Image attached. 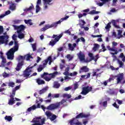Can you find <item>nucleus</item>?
Returning <instances> with one entry per match:
<instances>
[{"mask_svg": "<svg viewBox=\"0 0 125 125\" xmlns=\"http://www.w3.org/2000/svg\"><path fill=\"white\" fill-rule=\"evenodd\" d=\"M79 87V84L78 83H75L74 84V89H77Z\"/></svg>", "mask_w": 125, "mask_h": 125, "instance_id": "obj_52", "label": "nucleus"}, {"mask_svg": "<svg viewBox=\"0 0 125 125\" xmlns=\"http://www.w3.org/2000/svg\"><path fill=\"white\" fill-rule=\"evenodd\" d=\"M64 103H66V100L63 99L60 102L55 104H51L47 107V110L53 111V110L58 109V108H59L61 105H63Z\"/></svg>", "mask_w": 125, "mask_h": 125, "instance_id": "obj_3", "label": "nucleus"}, {"mask_svg": "<svg viewBox=\"0 0 125 125\" xmlns=\"http://www.w3.org/2000/svg\"><path fill=\"white\" fill-rule=\"evenodd\" d=\"M32 47L33 48V51H36V50H37V44L36 43L32 44Z\"/></svg>", "mask_w": 125, "mask_h": 125, "instance_id": "obj_40", "label": "nucleus"}, {"mask_svg": "<svg viewBox=\"0 0 125 125\" xmlns=\"http://www.w3.org/2000/svg\"><path fill=\"white\" fill-rule=\"evenodd\" d=\"M16 9V6L14 3H12L11 5L10 6V10H12V11L15 10Z\"/></svg>", "mask_w": 125, "mask_h": 125, "instance_id": "obj_34", "label": "nucleus"}, {"mask_svg": "<svg viewBox=\"0 0 125 125\" xmlns=\"http://www.w3.org/2000/svg\"><path fill=\"white\" fill-rule=\"evenodd\" d=\"M16 38H17V35L14 34L12 36V40L14 41L15 46L11 48L7 53V59H9V60H13L14 59V53L19 48V45L18 44V42L16 41Z\"/></svg>", "mask_w": 125, "mask_h": 125, "instance_id": "obj_1", "label": "nucleus"}, {"mask_svg": "<svg viewBox=\"0 0 125 125\" xmlns=\"http://www.w3.org/2000/svg\"><path fill=\"white\" fill-rule=\"evenodd\" d=\"M91 91H92V87L87 86L85 87H83L82 88V91L81 93V94L83 95H86L87 93H89Z\"/></svg>", "mask_w": 125, "mask_h": 125, "instance_id": "obj_5", "label": "nucleus"}, {"mask_svg": "<svg viewBox=\"0 0 125 125\" xmlns=\"http://www.w3.org/2000/svg\"><path fill=\"white\" fill-rule=\"evenodd\" d=\"M24 59H26V56L24 57H23V56H19V60H24Z\"/></svg>", "mask_w": 125, "mask_h": 125, "instance_id": "obj_49", "label": "nucleus"}, {"mask_svg": "<svg viewBox=\"0 0 125 125\" xmlns=\"http://www.w3.org/2000/svg\"><path fill=\"white\" fill-rule=\"evenodd\" d=\"M13 26L16 30H17V32L18 33V34H20V33H22V31H24L25 28V26H24V25L22 24L20 26L13 25Z\"/></svg>", "mask_w": 125, "mask_h": 125, "instance_id": "obj_6", "label": "nucleus"}, {"mask_svg": "<svg viewBox=\"0 0 125 125\" xmlns=\"http://www.w3.org/2000/svg\"><path fill=\"white\" fill-rule=\"evenodd\" d=\"M100 47V45L97 43H94V47H93V51H96L98 48Z\"/></svg>", "mask_w": 125, "mask_h": 125, "instance_id": "obj_23", "label": "nucleus"}, {"mask_svg": "<svg viewBox=\"0 0 125 125\" xmlns=\"http://www.w3.org/2000/svg\"><path fill=\"white\" fill-rule=\"evenodd\" d=\"M2 76L3 77V78H7V77H9V74L4 72L3 73H2Z\"/></svg>", "mask_w": 125, "mask_h": 125, "instance_id": "obj_45", "label": "nucleus"}, {"mask_svg": "<svg viewBox=\"0 0 125 125\" xmlns=\"http://www.w3.org/2000/svg\"><path fill=\"white\" fill-rule=\"evenodd\" d=\"M24 65V61H21L18 63L16 68V71H19L22 69V66Z\"/></svg>", "mask_w": 125, "mask_h": 125, "instance_id": "obj_14", "label": "nucleus"}, {"mask_svg": "<svg viewBox=\"0 0 125 125\" xmlns=\"http://www.w3.org/2000/svg\"><path fill=\"white\" fill-rule=\"evenodd\" d=\"M40 9H41V8L40 7V5L37 4L36 5V13H38V12H39L40 11Z\"/></svg>", "mask_w": 125, "mask_h": 125, "instance_id": "obj_48", "label": "nucleus"}, {"mask_svg": "<svg viewBox=\"0 0 125 125\" xmlns=\"http://www.w3.org/2000/svg\"><path fill=\"white\" fill-rule=\"evenodd\" d=\"M25 56H26L25 59H26L27 61H29V60H30V59H31V58H33V57L31 55L28 54Z\"/></svg>", "mask_w": 125, "mask_h": 125, "instance_id": "obj_43", "label": "nucleus"}, {"mask_svg": "<svg viewBox=\"0 0 125 125\" xmlns=\"http://www.w3.org/2000/svg\"><path fill=\"white\" fill-rule=\"evenodd\" d=\"M3 33V26H0V35H1Z\"/></svg>", "mask_w": 125, "mask_h": 125, "instance_id": "obj_55", "label": "nucleus"}, {"mask_svg": "<svg viewBox=\"0 0 125 125\" xmlns=\"http://www.w3.org/2000/svg\"><path fill=\"white\" fill-rule=\"evenodd\" d=\"M10 99L9 100L8 104L9 105H13V104H15V100H14V98H13V95L10 96Z\"/></svg>", "mask_w": 125, "mask_h": 125, "instance_id": "obj_18", "label": "nucleus"}, {"mask_svg": "<svg viewBox=\"0 0 125 125\" xmlns=\"http://www.w3.org/2000/svg\"><path fill=\"white\" fill-rule=\"evenodd\" d=\"M111 23H112L113 26L115 27V28H116V29H120L121 28L119 25H117V22H116V21L112 20L111 21Z\"/></svg>", "mask_w": 125, "mask_h": 125, "instance_id": "obj_27", "label": "nucleus"}, {"mask_svg": "<svg viewBox=\"0 0 125 125\" xmlns=\"http://www.w3.org/2000/svg\"><path fill=\"white\" fill-rule=\"evenodd\" d=\"M50 28H53V25H52V24L51 25L46 24V25H45V26L43 28H41V31L42 32H45L46 30Z\"/></svg>", "mask_w": 125, "mask_h": 125, "instance_id": "obj_15", "label": "nucleus"}, {"mask_svg": "<svg viewBox=\"0 0 125 125\" xmlns=\"http://www.w3.org/2000/svg\"><path fill=\"white\" fill-rule=\"evenodd\" d=\"M79 99H82V95H80L75 99H71L69 100V102H72V101H74V100H78Z\"/></svg>", "mask_w": 125, "mask_h": 125, "instance_id": "obj_32", "label": "nucleus"}, {"mask_svg": "<svg viewBox=\"0 0 125 125\" xmlns=\"http://www.w3.org/2000/svg\"><path fill=\"white\" fill-rule=\"evenodd\" d=\"M113 106L115 107V108H116L117 109H119V108H120V106L119 105H118V104H117L116 103H114L113 104Z\"/></svg>", "mask_w": 125, "mask_h": 125, "instance_id": "obj_57", "label": "nucleus"}, {"mask_svg": "<svg viewBox=\"0 0 125 125\" xmlns=\"http://www.w3.org/2000/svg\"><path fill=\"white\" fill-rule=\"evenodd\" d=\"M36 104H37V105L36 106V109H38V108H41V104H40L39 103V100L38 99H37L36 100Z\"/></svg>", "mask_w": 125, "mask_h": 125, "instance_id": "obj_41", "label": "nucleus"}, {"mask_svg": "<svg viewBox=\"0 0 125 125\" xmlns=\"http://www.w3.org/2000/svg\"><path fill=\"white\" fill-rule=\"evenodd\" d=\"M86 23L83 20H81L80 21V23H79V26L81 27V29H84V31H88L89 30V28L87 26H84Z\"/></svg>", "mask_w": 125, "mask_h": 125, "instance_id": "obj_7", "label": "nucleus"}, {"mask_svg": "<svg viewBox=\"0 0 125 125\" xmlns=\"http://www.w3.org/2000/svg\"><path fill=\"white\" fill-rule=\"evenodd\" d=\"M31 72H32V70H28V69L26 68L23 72V77L24 78H28L30 76V73H31Z\"/></svg>", "mask_w": 125, "mask_h": 125, "instance_id": "obj_16", "label": "nucleus"}, {"mask_svg": "<svg viewBox=\"0 0 125 125\" xmlns=\"http://www.w3.org/2000/svg\"><path fill=\"white\" fill-rule=\"evenodd\" d=\"M101 46L102 47V49H103V52H105V51H106L107 50V49H106V48L105 47V45L104 44H102Z\"/></svg>", "mask_w": 125, "mask_h": 125, "instance_id": "obj_47", "label": "nucleus"}, {"mask_svg": "<svg viewBox=\"0 0 125 125\" xmlns=\"http://www.w3.org/2000/svg\"><path fill=\"white\" fill-rule=\"evenodd\" d=\"M78 56L81 61H83L85 59V56L82 53V51H80V53L78 54Z\"/></svg>", "mask_w": 125, "mask_h": 125, "instance_id": "obj_17", "label": "nucleus"}, {"mask_svg": "<svg viewBox=\"0 0 125 125\" xmlns=\"http://www.w3.org/2000/svg\"><path fill=\"white\" fill-rule=\"evenodd\" d=\"M118 45V43L117 42H112V47L114 48L115 46Z\"/></svg>", "mask_w": 125, "mask_h": 125, "instance_id": "obj_56", "label": "nucleus"}, {"mask_svg": "<svg viewBox=\"0 0 125 125\" xmlns=\"http://www.w3.org/2000/svg\"><path fill=\"white\" fill-rule=\"evenodd\" d=\"M76 122H78V120L74 118L72 120H69V123L70 125H75Z\"/></svg>", "mask_w": 125, "mask_h": 125, "instance_id": "obj_21", "label": "nucleus"}, {"mask_svg": "<svg viewBox=\"0 0 125 125\" xmlns=\"http://www.w3.org/2000/svg\"><path fill=\"white\" fill-rule=\"evenodd\" d=\"M91 37L92 38H101V37H102V35H91Z\"/></svg>", "mask_w": 125, "mask_h": 125, "instance_id": "obj_53", "label": "nucleus"}, {"mask_svg": "<svg viewBox=\"0 0 125 125\" xmlns=\"http://www.w3.org/2000/svg\"><path fill=\"white\" fill-rule=\"evenodd\" d=\"M89 71V68L86 66H84L80 68L79 70V73L82 74V73H87Z\"/></svg>", "mask_w": 125, "mask_h": 125, "instance_id": "obj_10", "label": "nucleus"}, {"mask_svg": "<svg viewBox=\"0 0 125 125\" xmlns=\"http://www.w3.org/2000/svg\"><path fill=\"white\" fill-rule=\"evenodd\" d=\"M45 114L47 117H51V112H49V111H46Z\"/></svg>", "mask_w": 125, "mask_h": 125, "instance_id": "obj_51", "label": "nucleus"}, {"mask_svg": "<svg viewBox=\"0 0 125 125\" xmlns=\"http://www.w3.org/2000/svg\"><path fill=\"white\" fill-rule=\"evenodd\" d=\"M43 68H44V67H43V65H39V67L37 69L38 72H42V70H43Z\"/></svg>", "mask_w": 125, "mask_h": 125, "instance_id": "obj_38", "label": "nucleus"}, {"mask_svg": "<svg viewBox=\"0 0 125 125\" xmlns=\"http://www.w3.org/2000/svg\"><path fill=\"white\" fill-rule=\"evenodd\" d=\"M88 55L90 59L88 61V62H90L91 61H92V60H94V56H93V54L90 53L88 54Z\"/></svg>", "mask_w": 125, "mask_h": 125, "instance_id": "obj_29", "label": "nucleus"}, {"mask_svg": "<svg viewBox=\"0 0 125 125\" xmlns=\"http://www.w3.org/2000/svg\"><path fill=\"white\" fill-rule=\"evenodd\" d=\"M33 8H34V5H32L28 8H27L26 10H27V11H30L32 10L33 9Z\"/></svg>", "mask_w": 125, "mask_h": 125, "instance_id": "obj_54", "label": "nucleus"}, {"mask_svg": "<svg viewBox=\"0 0 125 125\" xmlns=\"http://www.w3.org/2000/svg\"><path fill=\"white\" fill-rule=\"evenodd\" d=\"M123 33V31L122 30H118V35L119 36H120L121 38H123V36L122 35V33Z\"/></svg>", "mask_w": 125, "mask_h": 125, "instance_id": "obj_59", "label": "nucleus"}, {"mask_svg": "<svg viewBox=\"0 0 125 125\" xmlns=\"http://www.w3.org/2000/svg\"><path fill=\"white\" fill-rule=\"evenodd\" d=\"M61 85L60 83H58V82L56 81L54 83L53 87L54 88H59Z\"/></svg>", "mask_w": 125, "mask_h": 125, "instance_id": "obj_25", "label": "nucleus"}, {"mask_svg": "<svg viewBox=\"0 0 125 125\" xmlns=\"http://www.w3.org/2000/svg\"><path fill=\"white\" fill-rule=\"evenodd\" d=\"M110 28H111V22H109L107 23L106 26L105 27V29H106V30H109V29H110Z\"/></svg>", "mask_w": 125, "mask_h": 125, "instance_id": "obj_42", "label": "nucleus"}, {"mask_svg": "<svg viewBox=\"0 0 125 125\" xmlns=\"http://www.w3.org/2000/svg\"><path fill=\"white\" fill-rule=\"evenodd\" d=\"M36 105L34 104L33 105H32V106H31L30 107L28 108L27 109V112H31V111H32V110H36Z\"/></svg>", "mask_w": 125, "mask_h": 125, "instance_id": "obj_30", "label": "nucleus"}, {"mask_svg": "<svg viewBox=\"0 0 125 125\" xmlns=\"http://www.w3.org/2000/svg\"><path fill=\"white\" fill-rule=\"evenodd\" d=\"M114 77H115V76L112 75L111 76V78H109L108 80H107V83H111V82H112V81H114Z\"/></svg>", "mask_w": 125, "mask_h": 125, "instance_id": "obj_44", "label": "nucleus"}, {"mask_svg": "<svg viewBox=\"0 0 125 125\" xmlns=\"http://www.w3.org/2000/svg\"><path fill=\"white\" fill-rule=\"evenodd\" d=\"M24 22L25 24L29 25V26H32L33 25V22H32V20H24Z\"/></svg>", "mask_w": 125, "mask_h": 125, "instance_id": "obj_26", "label": "nucleus"}, {"mask_svg": "<svg viewBox=\"0 0 125 125\" xmlns=\"http://www.w3.org/2000/svg\"><path fill=\"white\" fill-rule=\"evenodd\" d=\"M71 88H72L71 87L69 86V87H66L64 88V90L65 91H68V90H70V89H71Z\"/></svg>", "mask_w": 125, "mask_h": 125, "instance_id": "obj_63", "label": "nucleus"}, {"mask_svg": "<svg viewBox=\"0 0 125 125\" xmlns=\"http://www.w3.org/2000/svg\"><path fill=\"white\" fill-rule=\"evenodd\" d=\"M8 35L6 36H0V45L3 44V43H7V39H8Z\"/></svg>", "mask_w": 125, "mask_h": 125, "instance_id": "obj_8", "label": "nucleus"}, {"mask_svg": "<svg viewBox=\"0 0 125 125\" xmlns=\"http://www.w3.org/2000/svg\"><path fill=\"white\" fill-rule=\"evenodd\" d=\"M106 48H107L108 50H109V51H113L114 53H111V54L112 55H116V54H118V50L117 49H115V48H111V46L108 45L106 46Z\"/></svg>", "mask_w": 125, "mask_h": 125, "instance_id": "obj_13", "label": "nucleus"}, {"mask_svg": "<svg viewBox=\"0 0 125 125\" xmlns=\"http://www.w3.org/2000/svg\"><path fill=\"white\" fill-rule=\"evenodd\" d=\"M62 20L59 21H57L56 22H54L52 24V25H53V27H57V25L58 24H60V23H61Z\"/></svg>", "mask_w": 125, "mask_h": 125, "instance_id": "obj_35", "label": "nucleus"}, {"mask_svg": "<svg viewBox=\"0 0 125 125\" xmlns=\"http://www.w3.org/2000/svg\"><path fill=\"white\" fill-rule=\"evenodd\" d=\"M119 64L120 65L119 67L120 68H122L124 66V63H123V62L122 61H119Z\"/></svg>", "mask_w": 125, "mask_h": 125, "instance_id": "obj_58", "label": "nucleus"}, {"mask_svg": "<svg viewBox=\"0 0 125 125\" xmlns=\"http://www.w3.org/2000/svg\"><path fill=\"white\" fill-rule=\"evenodd\" d=\"M44 2V4L45 5V8H47V4H50V2L52 1V0H43Z\"/></svg>", "mask_w": 125, "mask_h": 125, "instance_id": "obj_22", "label": "nucleus"}, {"mask_svg": "<svg viewBox=\"0 0 125 125\" xmlns=\"http://www.w3.org/2000/svg\"><path fill=\"white\" fill-rule=\"evenodd\" d=\"M0 58L2 59L0 67H4V64L6 63V59L3 55L0 56Z\"/></svg>", "mask_w": 125, "mask_h": 125, "instance_id": "obj_19", "label": "nucleus"}, {"mask_svg": "<svg viewBox=\"0 0 125 125\" xmlns=\"http://www.w3.org/2000/svg\"><path fill=\"white\" fill-rule=\"evenodd\" d=\"M66 58H67V59L69 60V61H71V60L73 59V57L71 56V55L68 54L66 56Z\"/></svg>", "mask_w": 125, "mask_h": 125, "instance_id": "obj_46", "label": "nucleus"}, {"mask_svg": "<svg viewBox=\"0 0 125 125\" xmlns=\"http://www.w3.org/2000/svg\"><path fill=\"white\" fill-rule=\"evenodd\" d=\"M113 78L114 79H116V78H117L116 79L117 83H121L124 79V73H120L119 74L115 75L113 76Z\"/></svg>", "mask_w": 125, "mask_h": 125, "instance_id": "obj_9", "label": "nucleus"}, {"mask_svg": "<svg viewBox=\"0 0 125 125\" xmlns=\"http://www.w3.org/2000/svg\"><path fill=\"white\" fill-rule=\"evenodd\" d=\"M42 117H37L36 118H34L32 120V123H35V124H33L32 125H42L41 124L40 121L39 120H41Z\"/></svg>", "mask_w": 125, "mask_h": 125, "instance_id": "obj_12", "label": "nucleus"}, {"mask_svg": "<svg viewBox=\"0 0 125 125\" xmlns=\"http://www.w3.org/2000/svg\"><path fill=\"white\" fill-rule=\"evenodd\" d=\"M98 13H100V12L96 11L94 10H93L90 11L88 13V14H91V15H94V14H98Z\"/></svg>", "mask_w": 125, "mask_h": 125, "instance_id": "obj_28", "label": "nucleus"}, {"mask_svg": "<svg viewBox=\"0 0 125 125\" xmlns=\"http://www.w3.org/2000/svg\"><path fill=\"white\" fill-rule=\"evenodd\" d=\"M41 125H44V122H45V119L43 118L41 120Z\"/></svg>", "mask_w": 125, "mask_h": 125, "instance_id": "obj_60", "label": "nucleus"}, {"mask_svg": "<svg viewBox=\"0 0 125 125\" xmlns=\"http://www.w3.org/2000/svg\"><path fill=\"white\" fill-rule=\"evenodd\" d=\"M89 116H90V114H84L83 113H81L78 115H77L75 118L77 119H80V118H81V119H82L83 118H88Z\"/></svg>", "mask_w": 125, "mask_h": 125, "instance_id": "obj_11", "label": "nucleus"}, {"mask_svg": "<svg viewBox=\"0 0 125 125\" xmlns=\"http://www.w3.org/2000/svg\"><path fill=\"white\" fill-rule=\"evenodd\" d=\"M8 86H10V87H14V85H15V83L14 82H10L8 83Z\"/></svg>", "mask_w": 125, "mask_h": 125, "instance_id": "obj_39", "label": "nucleus"}, {"mask_svg": "<svg viewBox=\"0 0 125 125\" xmlns=\"http://www.w3.org/2000/svg\"><path fill=\"white\" fill-rule=\"evenodd\" d=\"M63 37V33H61L59 35L54 34L52 37V39H55L54 40H52L49 43V45L54 46L56 44V42H59V40Z\"/></svg>", "mask_w": 125, "mask_h": 125, "instance_id": "obj_4", "label": "nucleus"}, {"mask_svg": "<svg viewBox=\"0 0 125 125\" xmlns=\"http://www.w3.org/2000/svg\"><path fill=\"white\" fill-rule=\"evenodd\" d=\"M58 75V72L55 71L53 73L49 74L47 72H44L43 74L41 75V78L45 80L46 82L51 81V79H54Z\"/></svg>", "mask_w": 125, "mask_h": 125, "instance_id": "obj_2", "label": "nucleus"}, {"mask_svg": "<svg viewBox=\"0 0 125 125\" xmlns=\"http://www.w3.org/2000/svg\"><path fill=\"white\" fill-rule=\"evenodd\" d=\"M68 47L70 50L73 51V50H74V48L75 47H77V44L76 43H74L72 45V44L68 43Z\"/></svg>", "mask_w": 125, "mask_h": 125, "instance_id": "obj_20", "label": "nucleus"}, {"mask_svg": "<svg viewBox=\"0 0 125 125\" xmlns=\"http://www.w3.org/2000/svg\"><path fill=\"white\" fill-rule=\"evenodd\" d=\"M18 38L21 40L25 38V35L22 32L18 33Z\"/></svg>", "mask_w": 125, "mask_h": 125, "instance_id": "obj_31", "label": "nucleus"}, {"mask_svg": "<svg viewBox=\"0 0 125 125\" xmlns=\"http://www.w3.org/2000/svg\"><path fill=\"white\" fill-rule=\"evenodd\" d=\"M57 118V116L55 114H53L52 115L51 117L50 118V121L51 122L54 121L55 120H56V118Z\"/></svg>", "mask_w": 125, "mask_h": 125, "instance_id": "obj_37", "label": "nucleus"}, {"mask_svg": "<svg viewBox=\"0 0 125 125\" xmlns=\"http://www.w3.org/2000/svg\"><path fill=\"white\" fill-rule=\"evenodd\" d=\"M103 106L104 107H106L107 106V101H105V102H104L103 103Z\"/></svg>", "mask_w": 125, "mask_h": 125, "instance_id": "obj_64", "label": "nucleus"}, {"mask_svg": "<svg viewBox=\"0 0 125 125\" xmlns=\"http://www.w3.org/2000/svg\"><path fill=\"white\" fill-rule=\"evenodd\" d=\"M52 96L54 98H59V97L60 96V94H55L54 95H53Z\"/></svg>", "mask_w": 125, "mask_h": 125, "instance_id": "obj_50", "label": "nucleus"}, {"mask_svg": "<svg viewBox=\"0 0 125 125\" xmlns=\"http://www.w3.org/2000/svg\"><path fill=\"white\" fill-rule=\"evenodd\" d=\"M19 88H20V86L18 85V86H16L14 89H13V90L16 91V90H18V89H19Z\"/></svg>", "mask_w": 125, "mask_h": 125, "instance_id": "obj_62", "label": "nucleus"}, {"mask_svg": "<svg viewBox=\"0 0 125 125\" xmlns=\"http://www.w3.org/2000/svg\"><path fill=\"white\" fill-rule=\"evenodd\" d=\"M82 122H79V120H78V121H76L75 122V125H82Z\"/></svg>", "mask_w": 125, "mask_h": 125, "instance_id": "obj_61", "label": "nucleus"}, {"mask_svg": "<svg viewBox=\"0 0 125 125\" xmlns=\"http://www.w3.org/2000/svg\"><path fill=\"white\" fill-rule=\"evenodd\" d=\"M37 83L39 85L44 84V83H45V82H44V81L40 79V78H38V79H37Z\"/></svg>", "mask_w": 125, "mask_h": 125, "instance_id": "obj_24", "label": "nucleus"}, {"mask_svg": "<svg viewBox=\"0 0 125 125\" xmlns=\"http://www.w3.org/2000/svg\"><path fill=\"white\" fill-rule=\"evenodd\" d=\"M5 121H8V122H11L12 121V117L10 116H6L5 117Z\"/></svg>", "mask_w": 125, "mask_h": 125, "instance_id": "obj_33", "label": "nucleus"}, {"mask_svg": "<svg viewBox=\"0 0 125 125\" xmlns=\"http://www.w3.org/2000/svg\"><path fill=\"white\" fill-rule=\"evenodd\" d=\"M46 90H47V89H46V88H44L42 89L41 90L39 91V94H43V93H44V92H45Z\"/></svg>", "mask_w": 125, "mask_h": 125, "instance_id": "obj_36", "label": "nucleus"}]
</instances>
